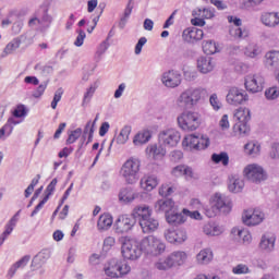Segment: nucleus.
Listing matches in <instances>:
<instances>
[{"label":"nucleus","instance_id":"59","mask_svg":"<svg viewBox=\"0 0 279 279\" xmlns=\"http://www.w3.org/2000/svg\"><path fill=\"white\" fill-rule=\"evenodd\" d=\"M47 84L48 82L41 83L34 92H33V97L35 99H39V97H43L45 95V90H47Z\"/></svg>","mask_w":279,"mask_h":279},{"label":"nucleus","instance_id":"1","mask_svg":"<svg viewBox=\"0 0 279 279\" xmlns=\"http://www.w3.org/2000/svg\"><path fill=\"white\" fill-rule=\"evenodd\" d=\"M133 217L137 219L144 234H151V232H156L160 226L158 219L151 217V209L147 205L136 206L133 209Z\"/></svg>","mask_w":279,"mask_h":279},{"label":"nucleus","instance_id":"63","mask_svg":"<svg viewBox=\"0 0 279 279\" xmlns=\"http://www.w3.org/2000/svg\"><path fill=\"white\" fill-rule=\"evenodd\" d=\"M210 145V140L206 135L198 137V150L206 149Z\"/></svg>","mask_w":279,"mask_h":279},{"label":"nucleus","instance_id":"19","mask_svg":"<svg viewBox=\"0 0 279 279\" xmlns=\"http://www.w3.org/2000/svg\"><path fill=\"white\" fill-rule=\"evenodd\" d=\"M202 38H204V31L199 28L191 27L183 31V40L185 43L194 44L197 40H202Z\"/></svg>","mask_w":279,"mask_h":279},{"label":"nucleus","instance_id":"2","mask_svg":"<svg viewBox=\"0 0 279 279\" xmlns=\"http://www.w3.org/2000/svg\"><path fill=\"white\" fill-rule=\"evenodd\" d=\"M206 96V89L202 87H190L183 90L177 98V106L186 110L195 108L202 98Z\"/></svg>","mask_w":279,"mask_h":279},{"label":"nucleus","instance_id":"8","mask_svg":"<svg viewBox=\"0 0 279 279\" xmlns=\"http://www.w3.org/2000/svg\"><path fill=\"white\" fill-rule=\"evenodd\" d=\"M182 135L175 129H163L158 134L159 145L163 147H177L180 143Z\"/></svg>","mask_w":279,"mask_h":279},{"label":"nucleus","instance_id":"47","mask_svg":"<svg viewBox=\"0 0 279 279\" xmlns=\"http://www.w3.org/2000/svg\"><path fill=\"white\" fill-rule=\"evenodd\" d=\"M155 267L159 271H167V269H171V267H173V263H171V259L169 257H167L165 259H159L155 264Z\"/></svg>","mask_w":279,"mask_h":279},{"label":"nucleus","instance_id":"33","mask_svg":"<svg viewBox=\"0 0 279 279\" xmlns=\"http://www.w3.org/2000/svg\"><path fill=\"white\" fill-rule=\"evenodd\" d=\"M231 232L234 236L240 239L243 243L252 242V234H250V231H247L246 229L233 228Z\"/></svg>","mask_w":279,"mask_h":279},{"label":"nucleus","instance_id":"27","mask_svg":"<svg viewBox=\"0 0 279 279\" xmlns=\"http://www.w3.org/2000/svg\"><path fill=\"white\" fill-rule=\"evenodd\" d=\"M29 258H31L29 255H25L20 260H17L15 264H13L8 271L9 278H14V274H16V271H19V269H23L24 267H26L27 263H29Z\"/></svg>","mask_w":279,"mask_h":279},{"label":"nucleus","instance_id":"31","mask_svg":"<svg viewBox=\"0 0 279 279\" xmlns=\"http://www.w3.org/2000/svg\"><path fill=\"white\" fill-rule=\"evenodd\" d=\"M234 119L239 121L238 123H248L252 116L250 114V109L247 108H239L234 112Z\"/></svg>","mask_w":279,"mask_h":279},{"label":"nucleus","instance_id":"62","mask_svg":"<svg viewBox=\"0 0 279 279\" xmlns=\"http://www.w3.org/2000/svg\"><path fill=\"white\" fill-rule=\"evenodd\" d=\"M235 130H239L240 134H243L244 136L250 134V125H247V122H238L235 124Z\"/></svg>","mask_w":279,"mask_h":279},{"label":"nucleus","instance_id":"17","mask_svg":"<svg viewBox=\"0 0 279 279\" xmlns=\"http://www.w3.org/2000/svg\"><path fill=\"white\" fill-rule=\"evenodd\" d=\"M58 184V179H52V181L48 184L46 189V195L40 201V203L35 207V209L32 211L31 217H36L40 210H43V207L45 206L46 202H49V197L53 195V191H56V186Z\"/></svg>","mask_w":279,"mask_h":279},{"label":"nucleus","instance_id":"14","mask_svg":"<svg viewBox=\"0 0 279 279\" xmlns=\"http://www.w3.org/2000/svg\"><path fill=\"white\" fill-rule=\"evenodd\" d=\"M244 226H258L265 221V214L259 209L246 210L242 215Z\"/></svg>","mask_w":279,"mask_h":279},{"label":"nucleus","instance_id":"39","mask_svg":"<svg viewBox=\"0 0 279 279\" xmlns=\"http://www.w3.org/2000/svg\"><path fill=\"white\" fill-rule=\"evenodd\" d=\"M183 145H186V147H191L192 149L199 150V136L195 134L187 135L183 140Z\"/></svg>","mask_w":279,"mask_h":279},{"label":"nucleus","instance_id":"37","mask_svg":"<svg viewBox=\"0 0 279 279\" xmlns=\"http://www.w3.org/2000/svg\"><path fill=\"white\" fill-rule=\"evenodd\" d=\"M12 125H19V121L14 120V118H10L8 120V123L0 129V140H3L5 134L10 136L12 134V130H14V126Z\"/></svg>","mask_w":279,"mask_h":279},{"label":"nucleus","instance_id":"11","mask_svg":"<svg viewBox=\"0 0 279 279\" xmlns=\"http://www.w3.org/2000/svg\"><path fill=\"white\" fill-rule=\"evenodd\" d=\"M136 221L138 218L134 217L133 214L130 215H121L118 217L114 223V229L118 234H125L136 226Z\"/></svg>","mask_w":279,"mask_h":279},{"label":"nucleus","instance_id":"28","mask_svg":"<svg viewBox=\"0 0 279 279\" xmlns=\"http://www.w3.org/2000/svg\"><path fill=\"white\" fill-rule=\"evenodd\" d=\"M262 23L266 25V27H276V25H279V14L264 13L262 15Z\"/></svg>","mask_w":279,"mask_h":279},{"label":"nucleus","instance_id":"16","mask_svg":"<svg viewBox=\"0 0 279 279\" xmlns=\"http://www.w3.org/2000/svg\"><path fill=\"white\" fill-rule=\"evenodd\" d=\"M227 101L231 106H241L243 101H247V93L243 92V89L232 87L231 89H229V93L227 95Z\"/></svg>","mask_w":279,"mask_h":279},{"label":"nucleus","instance_id":"9","mask_svg":"<svg viewBox=\"0 0 279 279\" xmlns=\"http://www.w3.org/2000/svg\"><path fill=\"white\" fill-rule=\"evenodd\" d=\"M121 250L123 258L128 260H137L143 254V247L135 240H124Z\"/></svg>","mask_w":279,"mask_h":279},{"label":"nucleus","instance_id":"23","mask_svg":"<svg viewBox=\"0 0 279 279\" xmlns=\"http://www.w3.org/2000/svg\"><path fill=\"white\" fill-rule=\"evenodd\" d=\"M159 180H158V177L151 174V175H146L144 178L141 179V187L144 190V191H154V189H156V186H158L159 184Z\"/></svg>","mask_w":279,"mask_h":279},{"label":"nucleus","instance_id":"54","mask_svg":"<svg viewBox=\"0 0 279 279\" xmlns=\"http://www.w3.org/2000/svg\"><path fill=\"white\" fill-rule=\"evenodd\" d=\"M265 97L266 99H268L269 101H274V99H278L279 97V88L277 86L275 87H269L268 89H266L265 92Z\"/></svg>","mask_w":279,"mask_h":279},{"label":"nucleus","instance_id":"5","mask_svg":"<svg viewBox=\"0 0 279 279\" xmlns=\"http://www.w3.org/2000/svg\"><path fill=\"white\" fill-rule=\"evenodd\" d=\"M105 274L110 278H121V276H128L132 268L128 264V262H121L118 258H111L105 265Z\"/></svg>","mask_w":279,"mask_h":279},{"label":"nucleus","instance_id":"34","mask_svg":"<svg viewBox=\"0 0 279 279\" xmlns=\"http://www.w3.org/2000/svg\"><path fill=\"white\" fill-rule=\"evenodd\" d=\"M130 134H132V126L125 125L116 138L118 145H125L126 141H130Z\"/></svg>","mask_w":279,"mask_h":279},{"label":"nucleus","instance_id":"22","mask_svg":"<svg viewBox=\"0 0 279 279\" xmlns=\"http://www.w3.org/2000/svg\"><path fill=\"white\" fill-rule=\"evenodd\" d=\"M197 69L201 73L206 74L210 73L215 69V63L210 57H201L197 60Z\"/></svg>","mask_w":279,"mask_h":279},{"label":"nucleus","instance_id":"13","mask_svg":"<svg viewBox=\"0 0 279 279\" xmlns=\"http://www.w3.org/2000/svg\"><path fill=\"white\" fill-rule=\"evenodd\" d=\"M265 78L260 74H248L245 77L244 86L248 93H260Z\"/></svg>","mask_w":279,"mask_h":279},{"label":"nucleus","instance_id":"57","mask_svg":"<svg viewBox=\"0 0 279 279\" xmlns=\"http://www.w3.org/2000/svg\"><path fill=\"white\" fill-rule=\"evenodd\" d=\"M95 90H97V87L93 85L89 88H87L86 93L84 94L83 106L90 104V99H93V96L95 95Z\"/></svg>","mask_w":279,"mask_h":279},{"label":"nucleus","instance_id":"40","mask_svg":"<svg viewBox=\"0 0 279 279\" xmlns=\"http://www.w3.org/2000/svg\"><path fill=\"white\" fill-rule=\"evenodd\" d=\"M211 160L216 165H219V162H221V165H223V167H228V165L230 162V157L228 156V153L222 151L220 154H213Z\"/></svg>","mask_w":279,"mask_h":279},{"label":"nucleus","instance_id":"18","mask_svg":"<svg viewBox=\"0 0 279 279\" xmlns=\"http://www.w3.org/2000/svg\"><path fill=\"white\" fill-rule=\"evenodd\" d=\"M155 213H165V215H169L173 208H175V202L172 198H160L155 202L154 205Z\"/></svg>","mask_w":279,"mask_h":279},{"label":"nucleus","instance_id":"21","mask_svg":"<svg viewBox=\"0 0 279 279\" xmlns=\"http://www.w3.org/2000/svg\"><path fill=\"white\" fill-rule=\"evenodd\" d=\"M259 247L263 252H274V247H276V234H264L260 239Z\"/></svg>","mask_w":279,"mask_h":279},{"label":"nucleus","instance_id":"10","mask_svg":"<svg viewBox=\"0 0 279 279\" xmlns=\"http://www.w3.org/2000/svg\"><path fill=\"white\" fill-rule=\"evenodd\" d=\"M244 175L254 184H260L267 180V172L258 163H251L244 168Z\"/></svg>","mask_w":279,"mask_h":279},{"label":"nucleus","instance_id":"38","mask_svg":"<svg viewBox=\"0 0 279 279\" xmlns=\"http://www.w3.org/2000/svg\"><path fill=\"white\" fill-rule=\"evenodd\" d=\"M203 51L204 53H207V56H213L219 51V47L217 46V43L214 40H204L203 41Z\"/></svg>","mask_w":279,"mask_h":279},{"label":"nucleus","instance_id":"44","mask_svg":"<svg viewBox=\"0 0 279 279\" xmlns=\"http://www.w3.org/2000/svg\"><path fill=\"white\" fill-rule=\"evenodd\" d=\"M147 154H149V156H153V158H156L157 156H165V154H167V150L165 149L163 145H151L149 147H147L146 149Z\"/></svg>","mask_w":279,"mask_h":279},{"label":"nucleus","instance_id":"58","mask_svg":"<svg viewBox=\"0 0 279 279\" xmlns=\"http://www.w3.org/2000/svg\"><path fill=\"white\" fill-rule=\"evenodd\" d=\"M265 0H243V5L246 10H256Z\"/></svg>","mask_w":279,"mask_h":279},{"label":"nucleus","instance_id":"41","mask_svg":"<svg viewBox=\"0 0 279 279\" xmlns=\"http://www.w3.org/2000/svg\"><path fill=\"white\" fill-rule=\"evenodd\" d=\"M279 61V52L276 50L268 51L265 54V64L266 66H274L278 64Z\"/></svg>","mask_w":279,"mask_h":279},{"label":"nucleus","instance_id":"46","mask_svg":"<svg viewBox=\"0 0 279 279\" xmlns=\"http://www.w3.org/2000/svg\"><path fill=\"white\" fill-rule=\"evenodd\" d=\"M20 47H21V40L13 39L4 48L3 53H2V58H5V56H10L11 53H14V51H16V49H19Z\"/></svg>","mask_w":279,"mask_h":279},{"label":"nucleus","instance_id":"32","mask_svg":"<svg viewBox=\"0 0 279 279\" xmlns=\"http://www.w3.org/2000/svg\"><path fill=\"white\" fill-rule=\"evenodd\" d=\"M98 230H109L112 228V216L110 214H102L97 222Z\"/></svg>","mask_w":279,"mask_h":279},{"label":"nucleus","instance_id":"50","mask_svg":"<svg viewBox=\"0 0 279 279\" xmlns=\"http://www.w3.org/2000/svg\"><path fill=\"white\" fill-rule=\"evenodd\" d=\"M52 22H53V17L51 15H49L48 10L46 9L40 19L39 25H41V29H48V27H50Z\"/></svg>","mask_w":279,"mask_h":279},{"label":"nucleus","instance_id":"48","mask_svg":"<svg viewBox=\"0 0 279 279\" xmlns=\"http://www.w3.org/2000/svg\"><path fill=\"white\" fill-rule=\"evenodd\" d=\"M244 151L248 155V156H258V154L260 153V146L256 145L253 142H250L247 144H245L244 146Z\"/></svg>","mask_w":279,"mask_h":279},{"label":"nucleus","instance_id":"64","mask_svg":"<svg viewBox=\"0 0 279 279\" xmlns=\"http://www.w3.org/2000/svg\"><path fill=\"white\" fill-rule=\"evenodd\" d=\"M269 156L272 160H279V144L278 143H274L271 145Z\"/></svg>","mask_w":279,"mask_h":279},{"label":"nucleus","instance_id":"55","mask_svg":"<svg viewBox=\"0 0 279 279\" xmlns=\"http://www.w3.org/2000/svg\"><path fill=\"white\" fill-rule=\"evenodd\" d=\"M80 136H82V129H76L74 131H71L69 133L68 140H66V145H73V143H75V141H77V138H80Z\"/></svg>","mask_w":279,"mask_h":279},{"label":"nucleus","instance_id":"4","mask_svg":"<svg viewBox=\"0 0 279 279\" xmlns=\"http://www.w3.org/2000/svg\"><path fill=\"white\" fill-rule=\"evenodd\" d=\"M140 247H142V252H145V254H151L153 256H160V254L167 250L165 242L155 235L145 236L141 241Z\"/></svg>","mask_w":279,"mask_h":279},{"label":"nucleus","instance_id":"52","mask_svg":"<svg viewBox=\"0 0 279 279\" xmlns=\"http://www.w3.org/2000/svg\"><path fill=\"white\" fill-rule=\"evenodd\" d=\"M252 270H250V266L245 264H238L232 268V274L235 276H241L245 274H251Z\"/></svg>","mask_w":279,"mask_h":279},{"label":"nucleus","instance_id":"24","mask_svg":"<svg viewBox=\"0 0 279 279\" xmlns=\"http://www.w3.org/2000/svg\"><path fill=\"white\" fill-rule=\"evenodd\" d=\"M166 221H168L170 226H181V223H184L186 221V216H184V214L169 211L166 215Z\"/></svg>","mask_w":279,"mask_h":279},{"label":"nucleus","instance_id":"53","mask_svg":"<svg viewBox=\"0 0 279 279\" xmlns=\"http://www.w3.org/2000/svg\"><path fill=\"white\" fill-rule=\"evenodd\" d=\"M175 193V187L163 184L159 187V195L163 198L169 197Z\"/></svg>","mask_w":279,"mask_h":279},{"label":"nucleus","instance_id":"15","mask_svg":"<svg viewBox=\"0 0 279 279\" xmlns=\"http://www.w3.org/2000/svg\"><path fill=\"white\" fill-rule=\"evenodd\" d=\"M161 82L167 88H178L182 84V74L170 70L162 74Z\"/></svg>","mask_w":279,"mask_h":279},{"label":"nucleus","instance_id":"49","mask_svg":"<svg viewBox=\"0 0 279 279\" xmlns=\"http://www.w3.org/2000/svg\"><path fill=\"white\" fill-rule=\"evenodd\" d=\"M183 76L186 82H195L197 80V71L193 68H183Z\"/></svg>","mask_w":279,"mask_h":279},{"label":"nucleus","instance_id":"25","mask_svg":"<svg viewBox=\"0 0 279 279\" xmlns=\"http://www.w3.org/2000/svg\"><path fill=\"white\" fill-rule=\"evenodd\" d=\"M214 258L213 250L210 248H203L199 251V253L196 255V262L198 265H208V263H211Z\"/></svg>","mask_w":279,"mask_h":279},{"label":"nucleus","instance_id":"60","mask_svg":"<svg viewBox=\"0 0 279 279\" xmlns=\"http://www.w3.org/2000/svg\"><path fill=\"white\" fill-rule=\"evenodd\" d=\"M197 16H202V19H214L215 16V9H199Z\"/></svg>","mask_w":279,"mask_h":279},{"label":"nucleus","instance_id":"42","mask_svg":"<svg viewBox=\"0 0 279 279\" xmlns=\"http://www.w3.org/2000/svg\"><path fill=\"white\" fill-rule=\"evenodd\" d=\"M149 138H151V133H149V131H144L142 133H137L134 136L133 144L134 145H145V143H149Z\"/></svg>","mask_w":279,"mask_h":279},{"label":"nucleus","instance_id":"35","mask_svg":"<svg viewBox=\"0 0 279 279\" xmlns=\"http://www.w3.org/2000/svg\"><path fill=\"white\" fill-rule=\"evenodd\" d=\"M16 226V217H12L9 221V223L5 226L4 232L0 235V245L5 243V240L10 234H12V231L14 230Z\"/></svg>","mask_w":279,"mask_h":279},{"label":"nucleus","instance_id":"30","mask_svg":"<svg viewBox=\"0 0 279 279\" xmlns=\"http://www.w3.org/2000/svg\"><path fill=\"white\" fill-rule=\"evenodd\" d=\"M168 258H170L172 267H175V265H184V262L186 260V253L184 251H175L171 253Z\"/></svg>","mask_w":279,"mask_h":279},{"label":"nucleus","instance_id":"43","mask_svg":"<svg viewBox=\"0 0 279 279\" xmlns=\"http://www.w3.org/2000/svg\"><path fill=\"white\" fill-rule=\"evenodd\" d=\"M109 47H110V43H108V39H106L99 44V46L97 47V50L95 52V57H94L96 62L101 61L104 53H106L108 51Z\"/></svg>","mask_w":279,"mask_h":279},{"label":"nucleus","instance_id":"56","mask_svg":"<svg viewBox=\"0 0 279 279\" xmlns=\"http://www.w3.org/2000/svg\"><path fill=\"white\" fill-rule=\"evenodd\" d=\"M13 117H15V119H23L27 117V107H25V105H19L13 110Z\"/></svg>","mask_w":279,"mask_h":279},{"label":"nucleus","instance_id":"3","mask_svg":"<svg viewBox=\"0 0 279 279\" xmlns=\"http://www.w3.org/2000/svg\"><path fill=\"white\" fill-rule=\"evenodd\" d=\"M232 210V201L220 193H216L210 199V208L206 210V216L209 219L217 217V214L223 213L228 215Z\"/></svg>","mask_w":279,"mask_h":279},{"label":"nucleus","instance_id":"61","mask_svg":"<svg viewBox=\"0 0 279 279\" xmlns=\"http://www.w3.org/2000/svg\"><path fill=\"white\" fill-rule=\"evenodd\" d=\"M76 33L78 34L74 45L75 47H82V45H84V40L86 39V32H84L83 29H77Z\"/></svg>","mask_w":279,"mask_h":279},{"label":"nucleus","instance_id":"20","mask_svg":"<svg viewBox=\"0 0 279 279\" xmlns=\"http://www.w3.org/2000/svg\"><path fill=\"white\" fill-rule=\"evenodd\" d=\"M244 56L252 60H258L263 56V46L256 43H250L244 49Z\"/></svg>","mask_w":279,"mask_h":279},{"label":"nucleus","instance_id":"36","mask_svg":"<svg viewBox=\"0 0 279 279\" xmlns=\"http://www.w3.org/2000/svg\"><path fill=\"white\" fill-rule=\"evenodd\" d=\"M132 10H134V0H129L126 8L124 10V14L120 19V23H119L120 29H123V27H125V23H128V20L130 19V15L132 14Z\"/></svg>","mask_w":279,"mask_h":279},{"label":"nucleus","instance_id":"12","mask_svg":"<svg viewBox=\"0 0 279 279\" xmlns=\"http://www.w3.org/2000/svg\"><path fill=\"white\" fill-rule=\"evenodd\" d=\"M163 236L166 241L172 245H182V243H185L186 239H189L186 230L184 229H167L163 232Z\"/></svg>","mask_w":279,"mask_h":279},{"label":"nucleus","instance_id":"6","mask_svg":"<svg viewBox=\"0 0 279 279\" xmlns=\"http://www.w3.org/2000/svg\"><path fill=\"white\" fill-rule=\"evenodd\" d=\"M138 171H141V160L131 158L124 162L120 173L128 184H134L138 180Z\"/></svg>","mask_w":279,"mask_h":279},{"label":"nucleus","instance_id":"7","mask_svg":"<svg viewBox=\"0 0 279 279\" xmlns=\"http://www.w3.org/2000/svg\"><path fill=\"white\" fill-rule=\"evenodd\" d=\"M178 124L184 132H195L199 128V113L195 111H185L178 119Z\"/></svg>","mask_w":279,"mask_h":279},{"label":"nucleus","instance_id":"26","mask_svg":"<svg viewBox=\"0 0 279 279\" xmlns=\"http://www.w3.org/2000/svg\"><path fill=\"white\" fill-rule=\"evenodd\" d=\"M172 175H174V178H182V175L193 178V169L189 166L180 165L172 169Z\"/></svg>","mask_w":279,"mask_h":279},{"label":"nucleus","instance_id":"51","mask_svg":"<svg viewBox=\"0 0 279 279\" xmlns=\"http://www.w3.org/2000/svg\"><path fill=\"white\" fill-rule=\"evenodd\" d=\"M120 202H125L126 204H130V202H134L135 196L132 191L130 190H122L119 194Z\"/></svg>","mask_w":279,"mask_h":279},{"label":"nucleus","instance_id":"29","mask_svg":"<svg viewBox=\"0 0 279 279\" xmlns=\"http://www.w3.org/2000/svg\"><path fill=\"white\" fill-rule=\"evenodd\" d=\"M243 186H245V183L239 177H232L229 180L228 189L231 193H241L243 191Z\"/></svg>","mask_w":279,"mask_h":279},{"label":"nucleus","instance_id":"45","mask_svg":"<svg viewBox=\"0 0 279 279\" xmlns=\"http://www.w3.org/2000/svg\"><path fill=\"white\" fill-rule=\"evenodd\" d=\"M203 231L207 236H219L223 232L221 227L215 225H205Z\"/></svg>","mask_w":279,"mask_h":279}]
</instances>
